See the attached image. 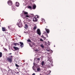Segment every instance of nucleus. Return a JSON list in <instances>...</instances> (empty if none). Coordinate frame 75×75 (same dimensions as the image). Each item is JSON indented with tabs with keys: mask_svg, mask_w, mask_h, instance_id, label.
Listing matches in <instances>:
<instances>
[{
	"mask_svg": "<svg viewBox=\"0 0 75 75\" xmlns=\"http://www.w3.org/2000/svg\"><path fill=\"white\" fill-rule=\"evenodd\" d=\"M16 9H17L16 8V7H13L12 8V10L13 11H15V10H16Z\"/></svg>",
	"mask_w": 75,
	"mask_h": 75,
	"instance_id": "a211bd4d",
	"label": "nucleus"
},
{
	"mask_svg": "<svg viewBox=\"0 0 75 75\" xmlns=\"http://www.w3.org/2000/svg\"><path fill=\"white\" fill-rule=\"evenodd\" d=\"M16 44L17 45H20L17 43H16Z\"/></svg>",
	"mask_w": 75,
	"mask_h": 75,
	"instance_id": "c9c22d12",
	"label": "nucleus"
},
{
	"mask_svg": "<svg viewBox=\"0 0 75 75\" xmlns=\"http://www.w3.org/2000/svg\"><path fill=\"white\" fill-rule=\"evenodd\" d=\"M12 59H13V56H11L10 57H7L6 58V61L9 62L10 63L12 62Z\"/></svg>",
	"mask_w": 75,
	"mask_h": 75,
	"instance_id": "7ed1b4c3",
	"label": "nucleus"
},
{
	"mask_svg": "<svg viewBox=\"0 0 75 75\" xmlns=\"http://www.w3.org/2000/svg\"><path fill=\"white\" fill-rule=\"evenodd\" d=\"M27 40L28 41V42H31V40Z\"/></svg>",
	"mask_w": 75,
	"mask_h": 75,
	"instance_id": "c85d7f7f",
	"label": "nucleus"
},
{
	"mask_svg": "<svg viewBox=\"0 0 75 75\" xmlns=\"http://www.w3.org/2000/svg\"><path fill=\"white\" fill-rule=\"evenodd\" d=\"M37 29V26L35 25L33 28V30H35Z\"/></svg>",
	"mask_w": 75,
	"mask_h": 75,
	"instance_id": "dca6fc26",
	"label": "nucleus"
},
{
	"mask_svg": "<svg viewBox=\"0 0 75 75\" xmlns=\"http://www.w3.org/2000/svg\"><path fill=\"white\" fill-rule=\"evenodd\" d=\"M35 51H36V52H38L39 50H38V49H36L35 50Z\"/></svg>",
	"mask_w": 75,
	"mask_h": 75,
	"instance_id": "cd10ccee",
	"label": "nucleus"
},
{
	"mask_svg": "<svg viewBox=\"0 0 75 75\" xmlns=\"http://www.w3.org/2000/svg\"><path fill=\"white\" fill-rule=\"evenodd\" d=\"M46 35L47 36V37H48V35L47 34H46Z\"/></svg>",
	"mask_w": 75,
	"mask_h": 75,
	"instance_id": "c03bdc74",
	"label": "nucleus"
},
{
	"mask_svg": "<svg viewBox=\"0 0 75 75\" xmlns=\"http://www.w3.org/2000/svg\"><path fill=\"white\" fill-rule=\"evenodd\" d=\"M19 43L20 44H21L20 45L21 46V48H23V47H24V44H23V42H20Z\"/></svg>",
	"mask_w": 75,
	"mask_h": 75,
	"instance_id": "423d86ee",
	"label": "nucleus"
},
{
	"mask_svg": "<svg viewBox=\"0 0 75 75\" xmlns=\"http://www.w3.org/2000/svg\"><path fill=\"white\" fill-rule=\"evenodd\" d=\"M51 71H47V72L48 73V74H47V75H48V74H50V73H51Z\"/></svg>",
	"mask_w": 75,
	"mask_h": 75,
	"instance_id": "412c9836",
	"label": "nucleus"
},
{
	"mask_svg": "<svg viewBox=\"0 0 75 75\" xmlns=\"http://www.w3.org/2000/svg\"><path fill=\"white\" fill-rule=\"evenodd\" d=\"M23 14H24V16H23V15L22 13L21 14V17L23 18V19L25 18L26 17H29V16L27 15L28 14V12H26L25 11H23Z\"/></svg>",
	"mask_w": 75,
	"mask_h": 75,
	"instance_id": "f257e3e1",
	"label": "nucleus"
},
{
	"mask_svg": "<svg viewBox=\"0 0 75 75\" xmlns=\"http://www.w3.org/2000/svg\"><path fill=\"white\" fill-rule=\"evenodd\" d=\"M21 37V36H19V37Z\"/></svg>",
	"mask_w": 75,
	"mask_h": 75,
	"instance_id": "49530a36",
	"label": "nucleus"
},
{
	"mask_svg": "<svg viewBox=\"0 0 75 75\" xmlns=\"http://www.w3.org/2000/svg\"><path fill=\"white\" fill-rule=\"evenodd\" d=\"M31 16H34V14H31Z\"/></svg>",
	"mask_w": 75,
	"mask_h": 75,
	"instance_id": "58836bf2",
	"label": "nucleus"
},
{
	"mask_svg": "<svg viewBox=\"0 0 75 75\" xmlns=\"http://www.w3.org/2000/svg\"><path fill=\"white\" fill-rule=\"evenodd\" d=\"M9 27H10L9 26H8V28H9Z\"/></svg>",
	"mask_w": 75,
	"mask_h": 75,
	"instance_id": "a18cd8bd",
	"label": "nucleus"
},
{
	"mask_svg": "<svg viewBox=\"0 0 75 75\" xmlns=\"http://www.w3.org/2000/svg\"><path fill=\"white\" fill-rule=\"evenodd\" d=\"M13 48L14 49V50H15V51H17V50H19L18 48L16 47L15 46H14L13 47Z\"/></svg>",
	"mask_w": 75,
	"mask_h": 75,
	"instance_id": "9d476101",
	"label": "nucleus"
},
{
	"mask_svg": "<svg viewBox=\"0 0 75 75\" xmlns=\"http://www.w3.org/2000/svg\"><path fill=\"white\" fill-rule=\"evenodd\" d=\"M19 66L21 67V66H22V63H20Z\"/></svg>",
	"mask_w": 75,
	"mask_h": 75,
	"instance_id": "473e14b6",
	"label": "nucleus"
},
{
	"mask_svg": "<svg viewBox=\"0 0 75 75\" xmlns=\"http://www.w3.org/2000/svg\"><path fill=\"white\" fill-rule=\"evenodd\" d=\"M25 27H26V28H28V26L27 24H25Z\"/></svg>",
	"mask_w": 75,
	"mask_h": 75,
	"instance_id": "b1692460",
	"label": "nucleus"
},
{
	"mask_svg": "<svg viewBox=\"0 0 75 75\" xmlns=\"http://www.w3.org/2000/svg\"><path fill=\"white\" fill-rule=\"evenodd\" d=\"M44 61H42V63H41V64L42 66H43L44 65Z\"/></svg>",
	"mask_w": 75,
	"mask_h": 75,
	"instance_id": "aec40b11",
	"label": "nucleus"
},
{
	"mask_svg": "<svg viewBox=\"0 0 75 75\" xmlns=\"http://www.w3.org/2000/svg\"><path fill=\"white\" fill-rule=\"evenodd\" d=\"M44 39V40H45V39H46V38H45V37H44V38H43Z\"/></svg>",
	"mask_w": 75,
	"mask_h": 75,
	"instance_id": "a19ab883",
	"label": "nucleus"
},
{
	"mask_svg": "<svg viewBox=\"0 0 75 75\" xmlns=\"http://www.w3.org/2000/svg\"><path fill=\"white\" fill-rule=\"evenodd\" d=\"M28 8H29V9H31L32 8V7H31V6H29L28 7Z\"/></svg>",
	"mask_w": 75,
	"mask_h": 75,
	"instance_id": "5701e85b",
	"label": "nucleus"
},
{
	"mask_svg": "<svg viewBox=\"0 0 75 75\" xmlns=\"http://www.w3.org/2000/svg\"><path fill=\"white\" fill-rule=\"evenodd\" d=\"M44 68H48V66L47 65H45L44 67Z\"/></svg>",
	"mask_w": 75,
	"mask_h": 75,
	"instance_id": "2eb2a0df",
	"label": "nucleus"
},
{
	"mask_svg": "<svg viewBox=\"0 0 75 75\" xmlns=\"http://www.w3.org/2000/svg\"><path fill=\"white\" fill-rule=\"evenodd\" d=\"M32 44L33 45H35V43H34V42H32Z\"/></svg>",
	"mask_w": 75,
	"mask_h": 75,
	"instance_id": "f704fd0d",
	"label": "nucleus"
},
{
	"mask_svg": "<svg viewBox=\"0 0 75 75\" xmlns=\"http://www.w3.org/2000/svg\"><path fill=\"white\" fill-rule=\"evenodd\" d=\"M40 41L41 42H43V41H44V40L42 39L41 38L40 39Z\"/></svg>",
	"mask_w": 75,
	"mask_h": 75,
	"instance_id": "393cba45",
	"label": "nucleus"
},
{
	"mask_svg": "<svg viewBox=\"0 0 75 75\" xmlns=\"http://www.w3.org/2000/svg\"><path fill=\"white\" fill-rule=\"evenodd\" d=\"M15 6L16 7H19V6H20V3H19V2H16Z\"/></svg>",
	"mask_w": 75,
	"mask_h": 75,
	"instance_id": "0eeeda50",
	"label": "nucleus"
},
{
	"mask_svg": "<svg viewBox=\"0 0 75 75\" xmlns=\"http://www.w3.org/2000/svg\"><path fill=\"white\" fill-rule=\"evenodd\" d=\"M32 2H35V1H34V0H32Z\"/></svg>",
	"mask_w": 75,
	"mask_h": 75,
	"instance_id": "72a5a7b5",
	"label": "nucleus"
},
{
	"mask_svg": "<svg viewBox=\"0 0 75 75\" xmlns=\"http://www.w3.org/2000/svg\"><path fill=\"white\" fill-rule=\"evenodd\" d=\"M41 70V69H40V68H37V71L38 72H39Z\"/></svg>",
	"mask_w": 75,
	"mask_h": 75,
	"instance_id": "f3484780",
	"label": "nucleus"
},
{
	"mask_svg": "<svg viewBox=\"0 0 75 75\" xmlns=\"http://www.w3.org/2000/svg\"><path fill=\"white\" fill-rule=\"evenodd\" d=\"M3 55V54H2V53L1 52H0V58H1L2 57V55Z\"/></svg>",
	"mask_w": 75,
	"mask_h": 75,
	"instance_id": "6ab92c4d",
	"label": "nucleus"
},
{
	"mask_svg": "<svg viewBox=\"0 0 75 75\" xmlns=\"http://www.w3.org/2000/svg\"><path fill=\"white\" fill-rule=\"evenodd\" d=\"M4 51H7V49L5 48H4Z\"/></svg>",
	"mask_w": 75,
	"mask_h": 75,
	"instance_id": "c756f323",
	"label": "nucleus"
},
{
	"mask_svg": "<svg viewBox=\"0 0 75 75\" xmlns=\"http://www.w3.org/2000/svg\"><path fill=\"white\" fill-rule=\"evenodd\" d=\"M33 21L34 22H36L37 21V19L35 17H34L33 18Z\"/></svg>",
	"mask_w": 75,
	"mask_h": 75,
	"instance_id": "6e6552de",
	"label": "nucleus"
},
{
	"mask_svg": "<svg viewBox=\"0 0 75 75\" xmlns=\"http://www.w3.org/2000/svg\"><path fill=\"white\" fill-rule=\"evenodd\" d=\"M33 70H34V71H35V72H37V71H36V69H34V67H33Z\"/></svg>",
	"mask_w": 75,
	"mask_h": 75,
	"instance_id": "4be33fe9",
	"label": "nucleus"
},
{
	"mask_svg": "<svg viewBox=\"0 0 75 75\" xmlns=\"http://www.w3.org/2000/svg\"><path fill=\"white\" fill-rule=\"evenodd\" d=\"M25 33V32H24Z\"/></svg>",
	"mask_w": 75,
	"mask_h": 75,
	"instance_id": "8fccbe9b",
	"label": "nucleus"
},
{
	"mask_svg": "<svg viewBox=\"0 0 75 75\" xmlns=\"http://www.w3.org/2000/svg\"><path fill=\"white\" fill-rule=\"evenodd\" d=\"M42 38H44V36L42 35Z\"/></svg>",
	"mask_w": 75,
	"mask_h": 75,
	"instance_id": "e433bc0d",
	"label": "nucleus"
},
{
	"mask_svg": "<svg viewBox=\"0 0 75 75\" xmlns=\"http://www.w3.org/2000/svg\"><path fill=\"white\" fill-rule=\"evenodd\" d=\"M36 8V5L35 4H34L33 5V9L34 10V9H35Z\"/></svg>",
	"mask_w": 75,
	"mask_h": 75,
	"instance_id": "f8f14e48",
	"label": "nucleus"
},
{
	"mask_svg": "<svg viewBox=\"0 0 75 75\" xmlns=\"http://www.w3.org/2000/svg\"><path fill=\"white\" fill-rule=\"evenodd\" d=\"M37 60L40 61V58H37Z\"/></svg>",
	"mask_w": 75,
	"mask_h": 75,
	"instance_id": "2f4dec72",
	"label": "nucleus"
},
{
	"mask_svg": "<svg viewBox=\"0 0 75 75\" xmlns=\"http://www.w3.org/2000/svg\"><path fill=\"white\" fill-rule=\"evenodd\" d=\"M40 46L41 47V48H42V49L44 48V45H43V44H42L41 45H40Z\"/></svg>",
	"mask_w": 75,
	"mask_h": 75,
	"instance_id": "ddd939ff",
	"label": "nucleus"
},
{
	"mask_svg": "<svg viewBox=\"0 0 75 75\" xmlns=\"http://www.w3.org/2000/svg\"><path fill=\"white\" fill-rule=\"evenodd\" d=\"M45 30L47 32V34H49V33H50V30L47 29V28H45Z\"/></svg>",
	"mask_w": 75,
	"mask_h": 75,
	"instance_id": "1a4fd4ad",
	"label": "nucleus"
},
{
	"mask_svg": "<svg viewBox=\"0 0 75 75\" xmlns=\"http://www.w3.org/2000/svg\"><path fill=\"white\" fill-rule=\"evenodd\" d=\"M18 21L16 23V25H18L19 28H21L23 27V24H22V23L21 22V19H19Z\"/></svg>",
	"mask_w": 75,
	"mask_h": 75,
	"instance_id": "f03ea898",
	"label": "nucleus"
},
{
	"mask_svg": "<svg viewBox=\"0 0 75 75\" xmlns=\"http://www.w3.org/2000/svg\"><path fill=\"white\" fill-rule=\"evenodd\" d=\"M16 67H20L19 66V65H18L17 64H16Z\"/></svg>",
	"mask_w": 75,
	"mask_h": 75,
	"instance_id": "a878e982",
	"label": "nucleus"
},
{
	"mask_svg": "<svg viewBox=\"0 0 75 75\" xmlns=\"http://www.w3.org/2000/svg\"><path fill=\"white\" fill-rule=\"evenodd\" d=\"M8 4L9 6H11L13 4L12 1H9L8 2Z\"/></svg>",
	"mask_w": 75,
	"mask_h": 75,
	"instance_id": "39448f33",
	"label": "nucleus"
},
{
	"mask_svg": "<svg viewBox=\"0 0 75 75\" xmlns=\"http://www.w3.org/2000/svg\"><path fill=\"white\" fill-rule=\"evenodd\" d=\"M13 45L15 46H17V43H13Z\"/></svg>",
	"mask_w": 75,
	"mask_h": 75,
	"instance_id": "bb28decb",
	"label": "nucleus"
},
{
	"mask_svg": "<svg viewBox=\"0 0 75 75\" xmlns=\"http://www.w3.org/2000/svg\"><path fill=\"white\" fill-rule=\"evenodd\" d=\"M30 47H32V46H31V45H30Z\"/></svg>",
	"mask_w": 75,
	"mask_h": 75,
	"instance_id": "37998d69",
	"label": "nucleus"
},
{
	"mask_svg": "<svg viewBox=\"0 0 75 75\" xmlns=\"http://www.w3.org/2000/svg\"><path fill=\"white\" fill-rule=\"evenodd\" d=\"M47 27H48L47 26H46V28H47Z\"/></svg>",
	"mask_w": 75,
	"mask_h": 75,
	"instance_id": "09e8293b",
	"label": "nucleus"
},
{
	"mask_svg": "<svg viewBox=\"0 0 75 75\" xmlns=\"http://www.w3.org/2000/svg\"><path fill=\"white\" fill-rule=\"evenodd\" d=\"M11 54H12L11 53H10L8 54V55H11Z\"/></svg>",
	"mask_w": 75,
	"mask_h": 75,
	"instance_id": "79ce46f5",
	"label": "nucleus"
},
{
	"mask_svg": "<svg viewBox=\"0 0 75 75\" xmlns=\"http://www.w3.org/2000/svg\"><path fill=\"white\" fill-rule=\"evenodd\" d=\"M36 18H38L39 16H38V15H36Z\"/></svg>",
	"mask_w": 75,
	"mask_h": 75,
	"instance_id": "7c9ffc66",
	"label": "nucleus"
},
{
	"mask_svg": "<svg viewBox=\"0 0 75 75\" xmlns=\"http://www.w3.org/2000/svg\"><path fill=\"white\" fill-rule=\"evenodd\" d=\"M48 61H49L50 63H51V64H52V61L50 60V58L49 57H48Z\"/></svg>",
	"mask_w": 75,
	"mask_h": 75,
	"instance_id": "4468645a",
	"label": "nucleus"
},
{
	"mask_svg": "<svg viewBox=\"0 0 75 75\" xmlns=\"http://www.w3.org/2000/svg\"><path fill=\"white\" fill-rule=\"evenodd\" d=\"M36 33L37 34H38L39 35H41V31H40V30L39 29H38L36 31Z\"/></svg>",
	"mask_w": 75,
	"mask_h": 75,
	"instance_id": "20e7f679",
	"label": "nucleus"
},
{
	"mask_svg": "<svg viewBox=\"0 0 75 75\" xmlns=\"http://www.w3.org/2000/svg\"><path fill=\"white\" fill-rule=\"evenodd\" d=\"M2 29L3 31H6V29L5 28V27H2Z\"/></svg>",
	"mask_w": 75,
	"mask_h": 75,
	"instance_id": "9b49d317",
	"label": "nucleus"
},
{
	"mask_svg": "<svg viewBox=\"0 0 75 75\" xmlns=\"http://www.w3.org/2000/svg\"><path fill=\"white\" fill-rule=\"evenodd\" d=\"M54 47H55V46H54Z\"/></svg>",
	"mask_w": 75,
	"mask_h": 75,
	"instance_id": "de8ad7c7",
	"label": "nucleus"
},
{
	"mask_svg": "<svg viewBox=\"0 0 75 75\" xmlns=\"http://www.w3.org/2000/svg\"><path fill=\"white\" fill-rule=\"evenodd\" d=\"M47 52H50V50H47Z\"/></svg>",
	"mask_w": 75,
	"mask_h": 75,
	"instance_id": "4c0bfd02",
	"label": "nucleus"
},
{
	"mask_svg": "<svg viewBox=\"0 0 75 75\" xmlns=\"http://www.w3.org/2000/svg\"><path fill=\"white\" fill-rule=\"evenodd\" d=\"M32 75H35V73H33Z\"/></svg>",
	"mask_w": 75,
	"mask_h": 75,
	"instance_id": "ea45409f",
	"label": "nucleus"
}]
</instances>
